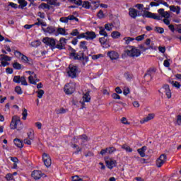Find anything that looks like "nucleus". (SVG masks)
Listing matches in <instances>:
<instances>
[{
    "label": "nucleus",
    "mask_w": 181,
    "mask_h": 181,
    "mask_svg": "<svg viewBox=\"0 0 181 181\" xmlns=\"http://www.w3.org/2000/svg\"><path fill=\"white\" fill-rule=\"evenodd\" d=\"M124 76L126 80H127V81H131V79L134 78V75L130 72L124 73Z\"/></svg>",
    "instance_id": "c756f323"
},
{
    "label": "nucleus",
    "mask_w": 181,
    "mask_h": 181,
    "mask_svg": "<svg viewBox=\"0 0 181 181\" xmlns=\"http://www.w3.org/2000/svg\"><path fill=\"white\" fill-rule=\"evenodd\" d=\"M28 136L30 141H33L35 136L33 134V131H31L28 133Z\"/></svg>",
    "instance_id": "680f3d73"
},
{
    "label": "nucleus",
    "mask_w": 181,
    "mask_h": 181,
    "mask_svg": "<svg viewBox=\"0 0 181 181\" xmlns=\"http://www.w3.org/2000/svg\"><path fill=\"white\" fill-rule=\"evenodd\" d=\"M71 59L73 60H78L79 62H82V64L86 66V63L88 62V57L84 56V51H79L78 52H76L74 55L71 57Z\"/></svg>",
    "instance_id": "f03ea898"
},
{
    "label": "nucleus",
    "mask_w": 181,
    "mask_h": 181,
    "mask_svg": "<svg viewBox=\"0 0 181 181\" xmlns=\"http://www.w3.org/2000/svg\"><path fill=\"white\" fill-rule=\"evenodd\" d=\"M100 57H103V54H98L93 55L92 56V59L93 60H98V59H100Z\"/></svg>",
    "instance_id": "0e129e2a"
},
{
    "label": "nucleus",
    "mask_w": 181,
    "mask_h": 181,
    "mask_svg": "<svg viewBox=\"0 0 181 181\" xmlns=\"http://www.w3.org/2000/svg\"><path fill=\"white\" fill-rule=\"evenodd\" d=\"M156 73V69L155 68H150L147 73L144 74V77H146V76H149L151 79L153 78V76H155V74Z\"/></svg>",
    "instance_id": "aec40b11"
},
{
    "label": "nucleus",
    "mask_w": 181,
    "mask_h": 181,
    "mask_svg": "<svg viewBox=\"0 0 181 181\" xmlns=\"http://www.w3.org/2000/svg\"><path fill=\"white\" fill-rule=\"evenodd\" d=\"M68 50H69L70 52H71V53H69V56L70 57L71 56H74V54L76 53V49H74V48L71 47V46H69Z\"/></svg>",
    "instance_id": "de8ad7c7"
},
{
    "label": "nucleus",
    "mask_w": 181,
    "mask_h": 181,
    "mask_svg": "<svg viewBox=\"0 0 181 181\" xmlns=\"http://www.w3.org/2000/svg\"><path fill=\"white\" fill-rule=\"evenodd\" d=\"M42 42L47 46H49L52 50L54 49V46H56V39L46 37L43 38Z\"/></svg>",
    "instance_id": "39448f33"
},
{
    "label": "nucleus",
    "mask_w": 181,
    "mask_h": 181,
    "mask_svg": "<svg viewBox=\"0 0 181 181\" xmlns=\"http://www.w3.org/2000/svg\"><path fill=\"white\" fill-rule=\"evenodd\" d=\"M42 30H43L45 33H49V35L56 33V28L52 25L48 26L47 28H42Z\"/></svg>",
    "instance_id": "dca6fc26"
},
{
    "label": "nucleus",
    "mask_w": 181,
    "mask_h": 181,
    "mask_svg": "<svg viewBox=\"0 0 181 181\" xmlns=\"http://www.w3.org/2000/svg\"><path fill=\"white\" fill-rule=\"evenodd\" d=\"M69 21H75L76 22L80 21L74 15H69L67 17H61L59 19V22L62 23H69Z\"/></svg>",
    "instance_id": "6e6552de"
},
{
    "label": "nucleus",
    "mask_w": 181,
    "mask_h": 181,
    "mask_svg": "<svg viewBox=\"0 0 181 181\" xmlns=\"http://www.w3.org/2000/svg\"><path fill=\"white\" fill-rule=\"evenodd\" d=\"M79 47H80V49H83V52H86V50H88V48L87 47V42H86V41L81 42Z\"/></svg>",
    "instance_id": "cd10ccee"
},
{
    "label": "nucleus",
    "mask_w": 181,
    "mask_h": 181,
    "mask_svg": "<svg viewBox=\"0 0 181 181\" xmlns=\"http://www.w3.org/2000/svg\"><path fill=\"white\" fill-rule=\"evenodd\" d=\"M78 69L76 65H69V70L67 71V74L71 78H76L77 77V72Z\"/></svg>",
    "instance_id": "7ed1b4c3"
},
{
    "label": "nucleus",
    "mask_w": 181,
    "mask_h": 181,
    "mask_svg": "<svg viewBox=\"0 0 181 181\" xmlns=\"http://www.w3.org/2000/svg\"><path fill=\"white\" fill-rule=\"evenodd\" d=\"M68 1L71 4H74L75 5H77L78 6H81V5H83V1H81V0H68Z\"/></svg>",
    "instance_id": "7c9ffc66"
},
{
    "label": "nucleus",
    "mask_w": 181,
    "mask_h": 181,
    "mask_svg": "<svg viewBox=\"0 0 181 181\" xmlns=\"http://www.w3.org/2000/svg\"><path fill=\"white\" fill-rule=\"evenodd\" d=\"M28 81L30 84H33L34 86H36V81H35V78H33V76H30L28 77Z\"/></svg>",
    "instance_id": "603ef678"
},
{
    "label": "nucleus",
    "mask_w": 181,
    "mask_h": 181,
    "mask_svg": "<svg viewBox=\"0 0 181 181\" xmlns=\"http://www.w3.org/2000/svg\"><path fill=\"white\" fill-rule=\"evenodd\" d=\"M49 5H54V6H60V4L57 2V0H47Z\"/></svg>",
    "instance_id": "f704fd0d"
},
{
    "label": "nucleus",
    "mask_w": 181,
    "mask_h": 181,
    "mask_svg": "<svg viewBox=\"0 0 181 181\" xmlns=\"http://www.w3.org/2000/svg\"><path fill=\"white\" fill-rule=\"evenodd\" d=\"M13 67L15 70H21L22 64H19V62H14L13 64Z\"/></svg>",
    "instance_id": "473e14b6"
},
{
    "label": "nucleus",
    "mask_w": 181,
    "mask_h": 181,
    "mask_svg": "<svg viewBox=\"0 0 181 181\" xmlns=\"http://www.w3.org/2000/svg\"><path fill=\"white\" fill-rule=\"evenodd\" d=\"M72 180H73V181H84V180H83V179L78 177V175L74 176V177H72Z\"/></svg>",
    "instance_id": "69168bd1"
},
{
    "label": "nucleus",
    "mask_w": 181,
    "mask_h": 181,
    "mask_svg": "<svg viewBox=\"0 0 181 181\" xmlns=\"http://www.w3.org/2000/svg\"><path fill=\"white\" fill-rule=\"evenodd\" d=\"M155 118V114L150 113L144 117L142 120L140 121L141 124H145V122H148V121H151V119H153Z\"/></svg>",
    "instance_id": "6ab92c4d"
},
{
    "label": "nucleus",
    "mask_w": 181,
    "mask_h": 181,
    "mask_svg": "<svg viewBox=\"0 0 181 181\" xmlns=\"http://www.w3.org/2000/svg\"><path fill=\"white\" fill-rule=\"evenodd\" d=\"M42 160L46 168H50L52 166V158H50L49 154L44 153L42 154Z\"/></svg>",
    "instance_id": "9d476101"
},
{
    "label": "nucleus",
    "mask_w": 181,
    "mask_h": 181,
    "mask_svg": "<svg viewBox=\"0 0 181 181\" xmlns=\"http://www.w3.org/2000/svg\"><path fill=\"white\" fill-rule=\"evenodd\" d=\"M21 80H22V77H21V76H19V75L14 76V77L13 78V83H16V84H20Z\"/></svg>",
    "instance_id": "2f4dec72"
},
{
    "label": "nucleus",
    "mask_w": 181,
    "mask_h": 181,
    "mask_svg": "<svg viewBox=\"0 0 181 181\" xmlns=\"http://www.w3.org/2000/svg\"><path fill=\"white\" fill-rule=\"evenodd\" d=\"M141 16L143 18H148V19H155L156 21H160L162 19L160 16H156V13L148 11H144Z\"/></svg>",
    "instance_id": "20e7f679"
},
{
    "label": "nucleus",
    "mask_w": 181,
    "mask_h": 181,
    "mask_svg": "<svg viewBox=\"0 0 181 181\" xmlns=\"http://www.w3.org/2000/svg\"><path fill=\"white\" fill-rule=\"evenodd\" d=\"M107 57H110L111 60H117V59H119V54L115 51H109Z\"/></svg>",
    "instance_id": "4468645a"
},
{
    "label": "nucleus",
    "mask_w": 181,
    "mask_h": 181,
    "mask_svg": "<svg viewBox=\"0 0 181 181\" xmlns=\"http://www.w3.org/2000/svg\"><path fill=\"white\" fill-rule=\"evenodd\" d=\"M78 139H81L82 142H87L88 141V136L86 134H82L78 136Z\"/></svg>",
    "instance_id": "4c0bfd02"
},
{
    "label": "nucleus",
    "mask_w": 181,
    "mask_h": 181,
    "mask_svg": "<svg viewBox=\"0 0 181 181\" xmlns=\"http://www.w3.org/2000/svg\"><path fill=\"white\" fill-rule=\"evenodd\" d=\"M83 101L81 102L82 105V109L85 108L86 103H90L91 101V96L90 95V91H87L86 93L83 94Z\"/></svg>",
    "instance_id": "f8f14e48"
},
{
    "label": "nucleus",
    "mask_w": 181,
    "mask_h": 181,
    "mask_svg": "<svg viewBox=\"0 0 181 181\" xmlns=\"http://www.w3.org/2000/svg\"><path fill=\"white\" fill-rule=\"evenodd\" d=\"M40 45H42V42H40L39 40H35L31 42L32 47H39Z\"/></svg>",
    "instance_id": "c9c22d12"
},
{
    "label": "nucleus",
    "mask_w": 181,
    "mask_h": 181,
    "mask_svg": "<svg viewBox=\"0 0 181 181\" xmlns=\"http://www.w3.org/2000/svg\"><path fill=\"white\" fill-rule=\"evenodd\" d=\"M171 84H173V87H175L176 88H180V83L177 81H172Z\"/></svg>",
    "instance_id": "e2e57ef3"
},
{
    "label": "nucleus",
    "mask_w": 181,
    "mask_h": 181,
    "mask_svg": "<svg viewBox=\"0 0 181 181\" xmlns=\"http://www.w3.org/2000/svg\"><path fill=\"white\" fill-rule=\"evenodd\" d=\"M31 177L35 180H39L42 177H46V175L42 173L40 170H34L31 173Z\"/></svg>",
    "instance_id": "ddd939ff"
},
{
    "label": "nucleus",
    "mask_w": 181,
    "mask_h": 181,
    "mask_svg": "<svg viewBox=\"0 0 181 181\" xmlns=\"http://www.w3.org/2000/svg\"><path fill=\"white\" fill-rule=\"evenodd\" d=\"M40 8H42V9H50V6L46 3H42L40 5Z\"/></svg>",
    "instance_id": "a18cd8bd"
},
{
    "label": "nucleus",
    "mask_w": 181,
    "mask_h": 181,
    "mask_svg": "<svg viewBox=\"0 0 181 181\" xmlns=\"http://www.w3.org/2000/svg\"><path fill=\"white\" fill-rule=\"evenodd\" d=\"M144 39H145V34L137 36L135 38V40H136L137 42H141V41L144 40Z\"/></svg>",
    "instance_id": "864d4df0"
},
{
    "label": "nucleus",
    "mask_w": 181,
    "mask_h": 181,
    "mask_svg": "<svg viewBox=\"0 0 181 181\" xmlns=\"http://www.w3.org/2000/svg\"><path fill=\"white\" fill-rule=\"evenodd\" d=\"M14 55L16 56V57H17L18 59H21V57H22V56H23V54H22L21 52L18 51V50H15L14 51Z\"/></svg>",
    "instance_id": "3c124183"
},
{
    "label": "nucleus",
    "mask_w": 181,
    "mask_h": 181,
    "mask_svg": "<svg viewBox=\"0 0 181 181\" xmlns=\"http://www.w3.org/2000/svg\"><path fill=\"white\" fill-rule=\"evenodd\" d=\"M164 90L165 95L167 96V98H172V91L170 90V88L169 87V85L165 84L163 86L162 88Z\"/></svg>",
    "instance_id": "f3484780"
},
{
    "label": "nucleus",
    "mask_w": 181,
    "mask_h": 181,
    "mask_svg": "<svg viewBox=\"0 0 181 181\" xmlns=\"http://www.w3.org/2000/svg\"><path fill=\"white\" fill-rule=\"evenodd\" d=\"M125 41L126 45H129L131 42H133V40H135V38L131 37H125L123 39Z\"/></svg>",
    "instance_id": "72a5a7b5"
},
{
    "label": "nucleus",
    "mask_w": 181,
    "mask_h": 181,
    "mask_svg": "<svg viewBox=\"0 0 181 181\" xmlns=\"http://www.w3.org/2000/svg\"><path fill=\"white\" fill-rule=\"evenodd\" d=\"M13 143L16 146H17V148H20V149H21V148H23V141H22L21 139H15L13 140Z\"/></svg>",
    "instance_id": "5701e85b"
},
{
    "label": "nucleus",
    "mask_w": 181,
    "mask_h": 181,
    "mask_svg": "<svg viewBox=\"0 0 181 181\" xmlns=\"http://www.w3.org/2000/svg\"><path fill=\"white\" fill-rule=\"evenodd\" d=\"M97 16L99 19H103V18H104V12L103 10L98 11Z\"/></svg>",
    "instance_id": "052dcab7"
},
{
    "label": "nucleus",
    "mask_w": 181,
    "mask_h": 181,
    "mask_svg": "<svg viewBox=\"0 0 181 181\" xmlns=\"http://www.w3.org/2000/svg\"><path fill=\"white\" fill-rule=\"evenodd\" d=\"M57 114H66V109L64 107H62L56 110Z\"/></svg>",
    "instance_id": "5fc2aeb1"
},
{
    "label": "nucleus",
    "mask_w": 181,
    "mask_h": 181,
    "mask_svg": "<svg viewBox=\"0 0 181 181\" xmlns=\"http://www.w3.org/2000/svg\"><path fill=\"white\" fill-rule=\"evenodd\" d=\"M22 86H28V82L26 81V77L25 76H21V82Z\"/></svg>",
    "instance_id": "8fccbe9b"
},
{
    "label": "nucleus",
    "mask_w": 181,
    "mask_h": 181,
    "mask_svg": "<svg viewBox=\"0 0 181 181\" xmlns=\"http://www.w3.org/2000/svg\"><path fill=\"white\" fill-rule=\"evenodd\" d=\"M70 35L71 36H78L80 35V32H78V30L74 29L72 30Z\"/></svg>",
    "instance_id": "49530a36"
},
{
    "label": "nucleus",
    "mask_w": 181,
    "mask_h": 181,
    "mask_svg": "<svg viewBox=\"0 0 181 181\" xmlns=\"http://www.w3.org/2000/svg\"><path fill=\"white\" fill-rule=\"evenodd\" d=\"M166 159H168L166 154H161L156 160L157 168H162L163 165L166 162Z\"/></svg>",
    "instance_id": "9b49d317"
},
{
    "label": "nucleus",
    "mask_w": 181,
    "mask_h": 181,
    "mask_svg": "<svg viewBox=\"0 0 181 181\" xmlns=\"http://www.w3.org/2000/svg\"><path fill=\"white\" fill-rule=\"evenodd\" d=\"M8 6H11L13 9H18V8H19L18 4L13 2H8Z\"/></svg>",
    "instance_id": "13d9d810"
},
{
    "label": "nucleus",
    "mask_w": 181,
    "mask_h": 181,
    "mask_svg": "<svg viewBox=\"0 0 181 181\" xmlns=\"http://www.w3.org/2000/svg\"><path fill=\"white\" fill-rule=\"evenodd\" d=\"M112 98H113V100H121V96L114 93L112 94Z\"/></svg>",
    "instance_id": "bf43d9fd"
},
{
    "label": "nucleus",
    "mask_w": 181,
    "mask_h": 181,
    "mask_svg": "<svg viewBox=\"0 0 181 181\" xmlns=\"http://www.w3.org/2000/svg\"><path fill=\"white\" fill-rule=\"evenodd\" d=\"M36 93L37 94V97L38 98H42L43 95L45 94V90L40 89L38 91L36 92Z\"/></svg>",
    "instance_id": "ea45409f"
},
{
    "label": "nucleus",
    "mask_w": 181,
    "mask_h": 181,
    "mask_svg": "<svg viewBox=\"0 0 181 181\" xmlns=\"http://www.w3.org/2000/svg\"><path fill=\"white\" fill-rule=\"evenodd\" d=\"M66 45H67V39L64 37H61L59 40V44H55L54 49H58L59 50H64L66 49Z\"/></svg>",
    "instance_id": "423d86ee"
},
{
    "label": "nucleus",
    "mask_w": 181,
    "mask_h": 181,
    "mask_svg": "<svg viewBox=\"0 0 181 181\" xmlns=\"http://www.w3.org/2000/svg\"><path fill=\"white\" fill-rule=\"evenodd\" d=\"M0 56H1V58H0L1 62H2L3 60H4V62H11L12 60V58L8 55L1 54Z\"/></svg>",
    "instance_id": "bb28decb"
},
{
    "label": "nucleus",
    "mask_w": 181,
    "mask_h": 181,
    "mask_svg": "<svg viewBox=\"0 0 181 181\" xmlns=\"http://www.w3.org/2000/svg\"><path fill=\"white\" fill-rule=\"evenodd\" d=\"M146 149L147 147L146 146L137 149V152L141 158H145V152L146 151Z\"/></svg>",
    "instance_id": "4be33fe9"
},
{
    "label": "nucleus",
    "mask_w": 181,
    "mask_h": 181,
    "mask_svg": "<svg viewBox=\"0 0 181 181\" xmlns=\"http://www.w3.org/2000/svg\"><path fill=\"white\" fill-rule=\"evenodd\" d=\"M112 23H106L105 25V29L107 30L108 32H110V30H112Z\"/></svg>",
    "instance_id": "37998d69"
},
{
    "label": "nucleus",
    "mask_w": 181,
    "mask_h": 181,
    "mask_svg": "<svg viewBox=\"0 0 181 181\" xmlns=\"http://www.w3.org/2000/svg\"><path fill=\"white\" fill-rule=\"evenodd\" d=\"M177 125H181V115L177 116Z\"/></svg>",
    "instance_id": "338daca9"
},
{
    "label": "nucleus",
    "mask_w": 181,
    "mask_h": 181,
    "mask_svg": "<svg viewBox=\"0 0 181 181\" xmlns=\"http://www.w3.org/2000/svg\"><path fill=\"white\" fill-rule=\"evenodd\" d=\"M111 36L112 39H118L119 37H121V33L118 31H113L111 33Z\"/></svg>",
    "instance_id": "c85d7f7f"
},
{
    "label": "nucleus",
    "mask_w": 181,
    "mask_h": 181,
    "mask_svg": "<svg viewBox=\"0 0 181 181\" xmlns=\"http://www.w3.org/2000/svg\"><path fill=\"white\" fill-rule=\"evenodd\" d=\"M107 149V153H114V152H115V151H117V149L115 148V147L112 146V147H107L106 148Z\"/></svg>",
    "instance_id": "09e8293b"
},
{
    "label": "nucleus",
    "mask_w": 181,
    "mask_h": 181,
    "mask_svg": "<svg viewBox=\"0 0 181 181\" xmlns=\"http://www.w3.org/2000/svg\"><path fill=\"white\" fill-rule=\"evenodd\" d=\"M155 31L157 32V33H160V35H162L163 33H164L165 29H163V28L162 27H156Z\"/></svg>",
    "instance_id": "58836bf2"
},
{
    "label": "nucleus",
    "mask_w": 181,
    "mask_h": 181,
    "mask_svg": "<svg viewBox=\"0 0 181 181\" xmlns=\"http://www.w3.org/2000/svg\"><path fill=\"white\" fill-rule=\"evenodd\" d=\"M155 2H159L160 5H164V6H166V8H170L168 2L163 1V0H154Z\"/></svg>",
    "instance_id": "a19ab883"
},
{
    "label": "nucleus",
    "mask_w": 181,
    "mask_h": 181,
    "mask_svg": "<svg viewBox=\"0 0 181 181\" xmlns=\"http://www.w3.org/2000/svg\"><path fill=\"white\" fill-rule=\"evenodd\" d=\"M86 158H93L94 156V153L93 151H88V153H84Z\"/></svg>",
    "instance_id": "6e6d98bb"
},
{
    "label": "nucleus",
    "mask_w": 181,
    "mask_h": 181,
    "mask_svg": "<svg viewBox=\"0 0 181 181\" xmlns=\"http://www.w3.org/2000/svg\"><path fill=\"white\" fill-rule=\"evenodd\" d=\"M81 5L83 8H85V9H90V1H85Z\"/></svg>",
    "instance_id": "79ce46f5"
},
{
    "label": "nucleus",
    "mask_w": 181,
    "mask_h": 181,
    "mask_svg": "<svg viewBox=\"0 0 181 181\" xmlns=\"http://www.w3.org/2000/svg\"><path fill=\"white\" fill-rule=\"evenodd\" d=\"M22 115H23L22 119H23V121H25L26 119V117H28V110H26V108H24L23 110Z\"/></svg>",
    "instance_id": "c03bdc74"
},
{
    "label": "nucleus",
    "mask_w": 181,
    "mask_h": 181,
    "mask_svg": "<svg viewBox=\"0 0 181 181\" xmlns=\"http://www.w3.org/2000/svg\"><path fill=\"white\" fill-rule=\"evenodd\" d=\"M138 13H139V11L138 10L134 8H129V15L133 19H135L136 16H138Z\"/></svg>",
    "instance_id": "a211bd4d"
},
{
    "label": "nucleus",
    "mask_w": 181,
    "mask_h": 181,
    "mask_svg": "<svg viewBox=\"0 0 181 181\" xmlns=\"http://www.w3.org/2000/svg\"><path fill=\"white\" fill-rule=\"evenodd\" d=\"M21 122V118L18 116H13L10 124L11 129H16L18 124Z\"/></svg>",
    "instance_id": "1a4fd4ad"
},
{
    "label": "nucleus",
    "mask_w": 181,
    "mask_h": 181,
    "mask_svg": "<svg viewBox=\"0 0 181 181\" xmlns=\"http://www.w3.org/2000/svg\"><path fill=\"white\" fill-rule=\"evenodd\" d=\"M15 92L18 94V95H22V94H23V91L22 90V88H21V86H16Z\"/></svg>",
    "instance_id": "e433bc0d"
},
{
    "label": "nucleus",
    "mask_w": 181,
    "mask_h": 181,
    "mask_svg": "<svg viewBox=\"0 0 181 181\" xmlns=\"http://www.w3.org/2000/svg\"><path fill=\"white\" fill-rule=\"evenodd\" d=\"M75 90H76V87L73 83H67L64 86V91L68 95L73 94V93H74Z\"/></svg>",
    "instance_id": "0eeeda50"
},
{
    "label": "nucleus",
    "mask_w": 181,
    "mask_h": 181,
    "mask_svg": "<svg viewBox=\"0 0 181 181\" xmlns=\"http://www.w3.org/2000/svg\"><path fill=\"white\" fill-rule=\"evenodd\" d=\"M175 30L178 33H181V24L177 25V28H175Z\"/></svg>",
    "instance_id": "774afa93"
},
{
    "label": "nucleus",
    "mask_w": 181,
    "mask_h": 181,
    "mask_svg": "<svg viewBox=\"0 0 181 181\" xmlns=\"http://www.w3.org/2000/svg\"><path fill=\"white\" fill-rule=\"evenodd\" d=\"M100 31L99 34L100 36H104L105 37H108V33L105 31V28L103 27H99Z\"/></svg>",
    "instance_id": "a878e982"
},
{
    "label": "nucleus",
    "mask_w": 181,
    "mask_h": 181,
    "mask_svg": "<svg viewBox=\"0 0 181 181\" xmlns=\"http://www.w3.org/2000/svg\"><path fill=\"white\" fill-rule=\"evenodd\" d=\"M170 11H171V12H175L177 13V15H179V13H180V6H170Z\"/></svg>",
    "instance_id": "b1692460"
},
{
    "label": "nucleus",
    "mask_w": 181,
    "mask_h": 181,
    "mask_svg": "<svg viewBox=\"0 0 181 181\" xmlns=\"http://www.w3.org/2000/svg\"><path fill=\"white\" fill-rule=\"evenodd\" d=\"M141 54V50L138 49L136 47L134 46H128L124 50V54H127V56H129V57H139Z\"/></svg>",
    "instance_id": "f257e3e1"
},
{
    "label": "nucleus",
    "mask_w": 181,
    "mask_h": 181,
    "mask_svg": "<svg viewBox=\"0 0 181 181\" xmlns=\"http://www.w3.org/2000/svg\"><path fill=\"white\" fill-rule=\"evenodd\" d=\"M162 18H165L169 19L170 18V13L168 11H164L163 15H161Z\"/></svg>",
    "instance_id": "4d7b16f0"
},
{
    "label": "nucleus",
    "mask_w": 181,
    "mask_h": 181,
    "mask_svg": "<svg viewBox=\"0 0 181 181\" xmlns=\"http://www.w3.org/2000/svg\"><path fill=\"white\" fill-rule=\"evenodd\" d=\"M106 166L108 169H112L117 166V161L115 160H111L106 162Z\"/></svg>",
    "instance_id": "412c9836"
},
{
    "label": "nucleus",
    "mask_w": 181,
    "mask_h": 181,
    "mask_svg": "<svg viewBox=\"0 0 181 181\" xmlns=\"http://www.w3.org/2000/svg\"><path fill=\"white\" fill-rule=\"evenodd\" d=\"M86 35V40H94L97 37V35H95L94 31H87Z\"/></svg>",
    "instance_id": "2eb2a0df"
},
{
    "label": "nucleus",
    "mask_w": 181,
    "mask_h": 181,
    "mask_svg": "<svg viewBox=\"0 0 181 181\" xmlns=\"http://www.w3.org/2000/svg\"><path fill=\"white\" fill-rule=\"evenodd\" d=\"M57 33L58 35H62V36H67V35H69V33L66 32V28H58Z\"/></svg>",
    "instance_id": "393cba45"
}]
</instances>
